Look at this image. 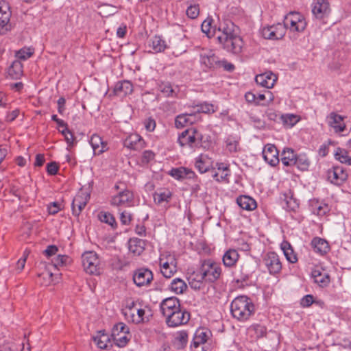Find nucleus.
<instances>
[{
	"label": "nucleus",
	"instance_id": "obj_1",
	"mask_svg": "<svg viewBox=\"0 0 351 351\" xmlns=\"http://www.w3.org/2000/svg\"><path fill=\"white\" fill-rule=\"evenodd\" d=\"M233 27L234 24L230 22L220 25L218 28L219 34L217 35V38L227 51L239 54L242 50L243 40L234 32Z\"/></svg>",
	"mask_w": 351,
	"mask_h": 351
},
{
	"label": "nucleus",
	"instance_id": "obj_2",
	"mask_svg": "<svg viewBox=\"0 0 351 351\" xmlns=\"http://www.w3.org/2000/svg\"><path fill=\"white\" fill-rule=\"evenodd\" d=\"M230 312L234 318L244 322L254 313V305L250 298L245 295H240L232 301Z\"/></svg>",
	"mask_w": 351,
	"mask_h": 351
},
{
	"label": "nucleus",
	"instance_id": "obj_3",
	"mask_svg": "<svg viewBox=\"0 0 351 351\" xmlns=\"http://www.w3.org/2000/svg\"><path fill=\"white\" fill-rule=\"evenodd\" d=\"M199 272L202 273L201 278H204L205 282H215L220 278L221 269L214 261L207 259L201 261Z\"/></svg>",
	"mask_w": 351,
	"mask_h": 351
},
{
	"label": "nucleus",
	"instance_id": "obj_4",
	"mask_svg": "<svg viewBox=\"0 0 351 351\" xmlns=\"http://www.w3.org/2000/svg\"><path fill=\"white\" fill-rule=\"evenodd\" d=\"M82 265L86 273L93 275L100 274V261L97 254L93 251L84 252L82 256Z\"/></svg>",
	"mask_w": 351,
	"mask_h": 351
},
{
	"label": "nucleus",
	"instance_id": "obj_5",
	"mask_svg": "<svg viewBox=\"0 0 351 351\" xmlns=\"http://www.w3.org/2000/svg\"><path fill=\"white\" fill-rule=\"evenodd\" d=\"M285 29H289L291 32H302L306 27V22L302 15L298 12H290L284 20Z\"/></svg>",
	"mask_w": 351,
	"mask_h": 351
},
{
	"label": "nucleus",
	"instance_id": "obj_6",
	"mask_svg": "<svg viewBox=\"0 0 351 351\" xmlns=\"http://www.w3.org/2000/svg\"><path fill=\"white\" fill-rule=\"evenodd\" d=\"M190 319V313L183 307L172 311L166 317V323L169 327H177L188 323Z\"/></svg>",
	"mask_w": 351,
	"mask_h": 351
},
{
	"label": "nucleus",
	"instance_id": "obj_7",
	"mask_svg": "<svg viewBox=\"0 0 351 351\" xmlns=\"http://www.w3.org/2000/svg\"><path fill=\"white\" fill-rule=\"evenodd\" d=\"M199 57L200 63L204 67V71L219 69L220 60L217 56H215L212 50L202 49L200 52Z\"/></svg>",
	"mask_w": 351,
	"mask_h": 351
},
{
	"label": "nucleus",
	"instance_id": "obj_8",
	"mask_svg": "<svg viewBox=\"0 0 351 351\" xmlns=\"http://www.w3.org/2000/svg\"><path fill=\"white\" fill-rule=\"evenodd\" d=\"M132 279L138 287H147L153 280L154 275L150 269L141 267L134 271Z\"/></svg>",
	"mask_w": 351,
	"mask_h": 351
},
{
	"label": "nucleus",
	"instance_id": "obj_9",
	"mask_svg": "<svg viewBox=\"0 0 351 351\" xmlns=\"http://www.w3.org/2000/svg\"><path fill=\"white\" fill-rule=\"evenodd\" d=\"M211 336V332L207 328H199L194 334L191 344L192 351H205L204 345Z\"/></svg>",
	"mask_w": 351,
	"mask_h": 351
},
{
	"label": "nucleus",
	"instance_id": "obj_10",
	"mask_svg": "<svg viewBox=\"0 0 351 351\" xmlns=\"http://www.w3.org/2000/svg\"><path fill=\"white\" fill-rule=\"evenodd\" d=\"M263 262L271 275L280 273L282 269L279 256L274 252H267L263 257Z\"/></svg>",
	"mask_w": 351,
	"mask_h": 351
},
{
	"label": "nucleus",
	"instance_id": "obj_11",
	"mask_svg": "<svg viewBox=\"0 0 351 351\" xmlns=\"http://www.w3.org/2000/svg\"><path fill=\"white\" fill-rule=\"evenodd\" d=\"M202 140V135L193 128L187 129L178 136V142L181 147L189 146L193 147L197 145V141Z\"/></svg>",
	"mask_w": 351,
	"mask_h": 351
},
{
	"label": "nucleus",
	"instance_id": "obj_12",
	"mask_svg": "<svg viewBox=\"0 0 351 351\" xmlns=\"http://www.w3.org/2000/svg\"><path fill=\"white\" fill-rule=\"evenodd\" d=\"M110 204L114 206H132L134 205V194L129 189H125L112 197Z\"/></svg>",
	"mask_w": 351,
	"mask_h": 351
},
{
	"label": "nucleus",
	"instance_id": "obj_13",
	"mask_svg": "<svg viewBox=\"0 0 351 351\" xmlns=\"http://www.w3.org/2000/svg\"><path fill=\"white\" fill-rule=\"evenodd\" d=\"M328 180L333 184L341 186L348 178V174L343 167L336 166L327 171Z\"/></svg>",
	"mask_w": 351,
	"mask_h": 351
},
{
	"label": "nucleus",
	"instance_id": "obj_14",
	"mask_svg": "<svg viewBox=\"0 0 351 351\" xmlns=\"http://www.w3.org/2000/svg\"><path fill=\"white\" fill-rule=\"evenodd\" d=\"M200 118L201 117H198V114L195 113L194 110L180 114L176 116L175 119V126L177 128H182L195 123L200 120Z\"/></svg>",
	"mask_w": 351,
	"mask_h": 351
},
{
	"label": "nucleus",
	"instance_id": "obj_15",
	"mask_svg": "<svg viewBox=\"0 0 351 351\" xmlns=\"http://www.w3.org/2000/svg\"><path fill=\"white\" fill-rule=\"evenodd\" d=\"M263 157L271 167H275L279 163V152L276 147L273 144H267L263 149Z\"/></svg>",
	"mask_w": 351,
	"mask_h": 351
},
{
	"label": "nucleus",
	"instance_id": "obj_16",
	"mask_svg": "<svg viewBox=\"0 0 351 351\" xmlns=\"http://www.w3.org/2000/svg\"><path fill=\"white\" fill-rule=\"evenodd\" d=\"M180 307V302L176 297L165 298L160 304V311L165 317Z\"/></svg>",
	"mask_w": 351,
	"mask_h": 351
},
{
	"label": "nucleus",
	"instance_id": "obj_17",
	"mask_svg": "<svg viewBox=\"0 0 351 351\" xmlns=\"http://www.w3.org/2000/svg\"><path fill=\"white\" fill-rule=\"evenodd\" d=\"M327 122L330 127L332 128L335 132H343L346 129V124L343 122L344 117L335 112H330L327 116Z\"/></svg>",
	"mask_w": 351,
	"mask_h": 351
},
{
	"label": "nucleus",
	"instance_id": "obj_18",
	"mask_svg": "<svg viewBox=\"0 0 351 351\" xmlns=\"http://www.w3.org/2000/svg\"><path fill=\"white\" fill-rule=\"evenodd\" d=\"M89 199V195H84L83 193L77 194L72 202L71 208L73 214L75 216H79L86 206Z\"/></svg>",
	"mask_w": 351,
	"mask_h": 351
},
{
	"label": "nucleus",
	"instance_id": "obj_19",
	"mask_svg": "<svg viewBox=\"0 0 351 351\" xmlns=\"http://www.w3.org/2000/svg\"><path fill=\"white\" fill-rule=\"evenodd\" d=\"M312 12L317 19H324L330 13L329 3L327 0H317L314 4Z\"/></svg>",
	"mask_w": 351,
	"mask_h": 351
},
{
	"label": "nucleus",
	"instance_id": "obj_20",
	"mask_svg": "<svg viewBox=\"0 0 351 351\" xmlns=\"http://www.w3.org/2000/svg\"><path fill=\"white\" fill-rule=\"evenodd\" d=\"M123 145L128 149L139 151L145 147V141L138 134H132L125 139Z\"/></svg>",
	"mask_w": 351,
	"mask_h": 351
},
{
	"label": "nucleus",
	"instance_id": "obj_21",
	"mask_svg": "<svg viewBox=\"0 0 351 351\" xmlns=\"http://www.w3.org/2000/svg\"><path fill=\"white\" fill-rule=\"evenodd\" d=\"M169 174L178 180H182L185 178L194 179L197 178L193 171L184 167L173 168L170 170Z\"/></svg>",
	"mask_w": 351,
	"mask_h": 351
},
{
	"label": "nucleus",
	"instance_id": "obj_22",
	"mask_svg": "<svg viewBox=\"0 0 351 351\" xmlns=\"http://www.w3.org/2000/svg\"><path fill=\"white\" fill-rule=\"evenodd\" d=\"M311 245L315 253L322 256L326 254L330 250L328 242L320 237L313 238L311 242Z\"/></svg>",
	"mask_w": 351,
	"mask_h": 351
},
{
	"label": "nucleus",
	"instance_id": "obj_23",
	"mask_svg": "<svg viewBox=\"0 0 351 351\" xmlns=\"http://www.w3.org/2000/svg\"><path fill=\"white\" fill-rule=\"evenodd\" d=\"M276 80V75L270 71L257 75L255 77V81L258 84L267 88H272Z\"/></svg>",
	"mask_w": 351,
	"mask_h": 351
},
{
	"label": "nucleus",
	"instance_id": "obj_24",
	"mask_svg": "<svg viewBox=\"0 0 351 351\" xmlns=\"http://www.w3.org/2000/svg\"><path fill=\"white\" fill-rule=\"evenodd\" d=\"M195 166L200 173H204L213 167V160L208 155L200 154L195 158Z\"/></svg>",
	"mask_w": 351,
	"mask_h": 351
},
{
	"label": "nucleus",
	"instance_id": "obj_25",
	"mask_svg": "<svg viewBox=\"0 0 351 351\" xmlns=\"http://www.w3.org/2000/svg\"><path fill=\"white\" fill-rule=\"evenodd\" d=\"M11 15L12 12L8 3L5 1H0V27H5L6 30L8 29V27L10 26L9 22Z\"/></svg>",
	"mask_w": 351,
	"mask_h": 351
},
{
	"label": "nucleus",
	"instance_id": "obj_26",
	"mask_svg": "<svg viewBox=\"0 0 351 351\" xmlns=\"http://www.w3.org/2000/svg\"><path fill=\"white\" fill-rule=\"evenodd\" d=\"M113 91L118 96L130 95L133 92V85L128 80L119 81L116 83Z\"/></svg>",
	"mask_w": 351,
	"mask_h": 351
},
{
	"label": "nucleus",
	"instance_id": "obj_27",
	"mask_svg": "<svg viewBox=\"0 0 351 351\" xmlns=\"http://www.w3.org/2000/svg\"><path fill=\"white\" fill-rule=\"evenodd\" d=\"M147 241L138 239L131 238L128 241L129 250L134 255H141L145 249Z\"/></svg>",
	"mask_w": 351,
	"mask_h": 351
},
{
	"label": "nucleus",
	"instance_id": "obj_28",
	"mask_svg": "<svg viewBox=\"0 0 351 351\" xmlns=\"http://www.w3.org/2000/svg\"><path fill=\"white\" fill-rule=\"evenodd\" d=\"M237 203L242 209L246 210H253L257 207L256 202L247 195H241L237 197Z\"/></svg>",
	"mask_w": 351,
	"mask_h": 351
},
{
	"label": "nucleus",
	"instance_id": "obj_29",
	"mask_svg": "<svg viewBox=\"0 0 351 351\" xmlns=\"http://www.w3.org/2000/svg\"><path fill=\"white\" fill-rule=\"evenodd\" d=\"M149 46L155 53L162 52L167 48L166 41L160 36H154L149 40Z\"/></svg>",
	"mask_w": 351,
	"mask_h": 351
},
{
	"label": "nucleus",
	"instance_id": "obj_30",
	"mask_svg": "<svg viewBox=\"0 0 351 351\" xmlns=\"http://www.w3.org/2000/svg\"><path fill=\"white\" fill-rule=\"evenodd\" d=\"M90 144L95 152V154H100L105 152L106 149V143H104L102 138L97 134H93L90 140Z\"/></svg>",
	"mask_w": 351,
	"mask_h": 351
},
{
	"label": "nucleus",
	"instance_id": "obj_31",
	"mask_svg": "<svg viewBox=\"0 0 351 351\" xmlns=\"http://www.w3.org/2000/svg\"><path fill=\"white\" fill-rule=\"evenodd\" d=\"M297 154L291 148H285L281 153L282 163L287 167L295 165Z\"/></svg>",
	"mask_w": 351,
	"mask_h": 351
},
{
	"label": "nucleus",
	"instance_id": "obj_32",
	"mask_svg": "<svg viewBox=\"0 0 351 351\" xmlns=\"http://www.w3.org/2000/svg\"><path fill=\"white\" fill-rule=\"evenodd\" d=\"M172 193L168 189H160L156 191L154 194V202L157 204H160L162 202H169L172 197Z\"/></svg>",
	"mask_w": 351,
	"mask_h": 351
},
{
	"label": "nucleus",
	"instance_id": "obj_33",
	"mask_svg": "<svg viewBox=\"0 0 351 351\" xmlns=\"http://www.w3.org/2000/svg\"><path fill=\"white\" fill-rule=\"evenodd\" d=\"M239 255L236 250L230 249L223 256V263L226 267L234 266L239 259Z\"/></svg>",
	"mask_w": 351,
	"mask_h": 351
},
{
	"label": "nucleus",
	"instance_id": "obj_34",
	"mask_svg": "<svg viewBox=\"0 0 351 351\" xmlns=\"http://www.w3.org/2000/svg\"><path fill=\"white\" fill-rule=\"evenodd\" d=\"M311 276L313 278L314 282L322 287L327 286L330 282L328 274L322 271L319 269L313 270Z\"/></svg>",
	"mask_w": 351,
	"mask_h": 351
},
{
	"label": "nucleus",
	"instance_id": "obj_35",
	"mask_svg": "<svg viewBox=\"0 0 351 351\" xmlns=\"http://www.w3.org/2000/svg\"><path fill=\"white\" fill-rule=\"evenodd\" d=\"M93 340L101 349H107L108 343L110 342L109 336L105 330L98 331L97 335L93 337Z\"/></svg>",
	"mask_w": 351,
	"mask_h": 351
},
{
	"label": "nucleus",
	"instance_id": "obj_36",
	"mask_svg": "<svg viewBox=\"0 0 351 351\" xmlns=\"http://www.w3.org/2000/svg\"><path fill=\"white\" fill-rule=\"evenodd\" d=\"M8 75L14 80L20 78L23 75V64L19 60H14L8 68Z\"/></svg>",
	"mask_w": 351,
	"mask_h": 351
},
{
	"label": "nucleus",
	"instance_id": "obj_37",
	"mask_svg": "<svg viewBox=\"0 0 351 351\" xmlns=\"http://www.w3.org/2000/svg\"><path fill=\"white\" fill-rule=\"evenodd\" d=\"M213 20L211 18L208 17L205 19L201 26L202 31L207 35L208 37H211L219 34L218 29H216L215 26L213 25Z\"/></svg>",
	"mask_w": 351,
	"mask_h": 351
},
{
	"label": "nucleus",
	"instance_id": "obj_38",
	"mask_svg": "<svg viewBox=\"0 0 351 351\" xmlns=\"http://www.w3.org/2000/svg\"><path fill=\"white\" fill-rule=\"evenodd\" d=\"M281 248L287 260L291 263H295L298 261L296 254L294 253L293 249L289 243L285 241L281 244Z\"/></svg>",
	"mask_w": 351,
	"mask_h": 351
},
{
	"label": "nucleus",
	"instance_id": "obj_39",
	"mask_svg": "<svg viewBox=\"0 0 351 351\" xmlns=\"http://www.w3.org/2000/svg\"><path fill=\"white\" fill-rule=\"evenodd\" d=\"M158 90L164 94L165 97H176L177 96L176 88H173L171 84L169 82H162L158 84Z\"/></svg>",
	"mask_w": 351,
	"mask_h": 351
},
{
	"label": "nucleus",
	"instance_id": "obj_40",
	"mask_svg": "<svg viewBox=\"0 0 351 351\" xmlns=\"http://www.w3.org/2000/svg\"><path fill=\"white\" fill-rule=\"evenodd\" d=\"M193 108L194 112L198 114V117H200L201 113L210 114L214 113L216 111L214 105L208 102L197 104L193 106Z\"/></svg>",
	"mask_w": 351,
	"mask_h": 351
},
{
	"label": "nucleus",
	"instance_id": "obj_41",
	"mask_svg": "<svg viewBox=\"0 0 351 351\" xmlns=\"http://www.w3.org/2000/svg\"><path fill=\"white\" fill-rule=\"evenodd\" d=\"M98 219L100 221L110 226L114 230L117 228V223L114 217L108 212H99L98 214Z\"/></svg>",
	"mask_w": 351,
	"mask_h": 351
},
{
	"label": "nucleus",
	"instance_id": "obj_42",
	"mask_svg": "<svg viewBox=\"0 0 351 351\" xmlns=\"http://www.w3.org/2000/svg\"><path fill=\"white\" fill-rule=\"evenodd\" d=\"M310 164V160L305 154H297L294 165H295L300 170H308Z\"/></svg>",
	"mask_w": 351,
	"mask_h": 351
},
{
	"label": "nucleus",
	"instance_id": "obj_43",
	"mask_svg": "<svg viewBox=\"0 0 351 351\" xmlns=\"http://www.w3.org/2000/svg\"><path fill=\"white\" fill-rule=\"evenodd\" d=\"M170 288L176 294H182L187 289V285L182 279L176 278L172 280Z\"/></svg>",
	"mask_w": 351,
	"mask_h": 351
},
{
	"label": "nucleus",
	"instance_id": "obj_44",
	"mask_svg": "<svg viewBox=\"0 0 351 351\" xmlns=\"http://www.w3.org/2000/svg\"><path fill=\"white\" fill-rule=\"evenodd\" d=\"M335 158L341 163L351 165V157L348 156V152L345 149L337 147L335 152Z\"/></svg>",
	"mask_w": 351,
	"mask_h": 351
},
{
	"label": "nucleus",
	"instance_id": "obj_45",
	"mask_svg": "<svg viewBox=\"0 0 351 351\" xmlns=\"http://www.w3.org/2000/svg\"><path fill=\"white\" fill-rule=\"evenodd\" d=\"M271 32V40H279L285 35V29L284 24L278 23L276 25H270Z\"/></svg>",
	"mask_w": 351,
	"mask_h": 351
},
{
	"label": "nucleus",
	"instance_id": "obj_46",
	"mask_svg": "<svg viewBox=\"0 0 351 351\" xmlns=\"http://www.w3.org/2000/svg\"><path fill=\"white\" fill-rule=\"evenodd\" d=\"M188 341V333L186 331L182 330L178 332L175 338V343L178 349L184 348Z\"/></svg>",
	"mask_w": 351,
	"mask_h": 351
},
{
	"label": "nucleus",
	"instance_id": "obj_47",
	"mask_svg": "<svg viewBox=\"0 0 351 351\" xmlns=\"http://www.w3.org/2000/svg\"><path fill=\"white\" fill-rule=\"evenodd\" d=\"M112 339H113L114 343L117 346H118L119 348H123L129 342V341L130 339V333L123 332L122 335H119Z\"/></svg>",
	"mask_w": 351,
	"mask_h": 351
},
{
	"label": "nucleus",
	"instance_id": "obj_48",
	"mask_svg": "<svg viewBox=\"0 0 351 351\" xmlns=\"http://www.w3.org/2000/svg\"><path fill=\"white\" fill-rule=\"evenodd\" d=\"M194 275H190L188 278L189 286L194 290H200L204 287V278H198V280L193 278Z\"/></svg>",
	"mask_w": 351,
	"mask_h": 351
},
{
	"label": "nucleus",
	"instance_id": "obj_49",
	"mask_svg": "<svg viewBox=\"0 0 351 351\" xmlns=\"http://www.w3.org/2000/svg\"><path fill=\"white\" fill-rule=\"evenodd\" d=\"M280 118L283 123L289 127H293L299 121L298 116L293 114H282Z\"/></svg>",
	"mask_w": 351,
	"mask_h": 351
},
{
	"label": "nucleus",
	"instance_id": "obj_50",
	"mask_svg": "<svg viewBox=\"0 0 351 351\" xmlns=\"http://www.w3.org/2000/svg\"><path fill=\"white\" fill-rule=\"evenodd\" d=\"M61 134L64 136V139L68 145V149L69 147H73L75 145V138L73 132L69 128H64L60 130Z\"/></svg>",
	"mask_w": 351,
	"mask_h": 351
},
{
	"label": "nucleus",
	"instance_id": "obj_51",
	"mask_svg": "<svg viewBox=\"0 0 351 351\" xmlns=\"http://www.w3.org/2000/svg\"><path fill=\"white\" fill-rule=\"evenodd\" d=\"M137 315L136 316L134 313L132 312H125L124 314L125 316L128 315H130L132 318V322L136 324H139L141 322H143L144 320V315H145V310L142 308H138L136 310Z\"/></svg>",
	"mask_w": 351,
	"mask_h": 351
},
{
	"label": "nucleus",
	"instance_id": "obj_52",
	"mask_svg": "<svg viewBox=\"0 0 351 351\" xmlns=\"http://www.w3.org/2000/svg\"><path fill=\"white\" fill-rule=\"evenodd\" d=\"M173 262L174 261H171V266L165 269H161L160 272L165 278H170L176 272V264Z\"/></svg>",
	"mask_w": 351,
	"mask_h": 351
},
{
	"label": "nucleus",
	"instance_id": "obj_53",
	"mask_svg": "<svg viewBox=\"0 0 351 351\" xmlns=\"http://www.w3.org/2000/svg\"><path fill=\"white\" fill-rule=\"evenodd\" d=\"M286 209L289 211H295L299 207L298 201L292 197H286Z\"/></svg>",
	"mask_w": 351,
	"mask_h": 351
},
{
	"label": "nucleus",
	"instance_id": "obj_54",
	"mask_svg": "<svg viewBox=\"0 0 351 351\" xmlns=\"http://www.w3.org/2000/svg\"><path fill=\"white\" fill-rule=\"evenodd\" d=\"M330 209L328 208V204H320L318 205H316L313 208V213L318 216H324L328 212H329Z\"/></svg>",
	"mask_w": 351,
	"mask_h": 351
},
{
	"label": "nucleus",
	"instance_id": "obj_55",
	"mask_svg": "<svg viewBox=\"0 0 351 351\" xmlns=\"http://www.w3.org/2000/svg\"><path fill=\"white\" fill-rule=\"evenodd\" d=\"M199 6L198 5H190L186 10V15L192 19H196L199 15Z\"/></svg>",
	"mask_w": 351,
	"mask_h": 351
},
{
	"label": "nucleus",
	"instance_id": "obj_56",
	"mask_svg": "<svg viewBox=\"0 0 351 351\" xmlns=\"http://www.w3.org/2000/svg\"><path fill=\"white\" fill-rule=\"evenodd\" d=\"M32 52L30 51V49H21L18 51L16 53V56L19 60H25L32 55Z\"/></svg>",
	"mask_w": 351,
	"mask_h": 351
},
{
	"label": "nucleus",
	"instance_id": "obj_57",
	"mask_svg": "<svg viewBox=\"0 0 351 351\" xmlns=\"http://www.w3.org/2000/svg\"><path fill=\"white\" fill-rule=\"evenodd\" d=\"M58 165L56 162H51L47 165V172L49 175L54 176L58 173Z\"/></svg>",
	"mask_w": 351,
	"mask_h": 351
},
{
	"label": "nucleus",
	"instance_id": "obj_58",
	"mask_svg": "<svg viewBox=\"0 0 351 351\" xmlns=\"http://www.w3.org/2000/svg\"><path fill=\"white\" fill-rule=\"evenodd\" d=\"M155 154L151 150H146L143 153L142 162L143 163H149L151 160H154Z\"/></svg>",
	"mask_w": 351,
	"mask_h": 351
},
{
	"label": "nucleus",
	"instance_id": "obj_59",
	"mask_svg": "<svg viewBox=\"0 0 351 351\" xmlns=\"http://www.w3.org/2000/svg\"><path fill=\"white\" fill-rule=\"evenodd\" d=\"M69 257L66 255H58L53 261V264L56 267L64 265Z\"/></svg>",
	"mask_w": 351,
	"mask_h": 351
},
{
	"label": "nucleus",
	"instance_id": "obj_60",
	"mask_svg": "<svg viewBox=\"0 0 351 351\" xmlns=\"http://www.w3.org/2000/svg\"><path fill=\"white\" fill-rule=\"evenodd\" d=\"M132 220V216L130 213L123 211L120 215V221L123 225H129Z\"/></svg>",
	"mask_w": 351,
	"mask_h": 351
},
{
	"label": "nucleus",
	"instance_id": "obj_61",
	"mask_svg": "<svg viewBox=\"0 0 351 351\" xmlns=\"http://www.w3.org/2000/svg\"><path fill=\"white\" fill-rule=\"evenodd\" d=\"M313 303V296L312 295H306L304 296L300 301V304L302 307H308Z\"/></svg>",
	"mask_w": 351,
	"mask_h": 351
},
{
	"label": "nucleus",
	"instance_id": "obj_62",
	"mask_svg": "<svg viewBox=\"0 0 351 351\" xmlns=\"http://www.w3.org/2000/svg\"><path fill=\"white\" fill-rule=\"evenodd\" d=\"M58 251V248L55 245H49L47 249L43 252L44 254L47 257L55 255Z\"/></svg>",
	"mask_w": 351,
	"mask_h": 351
},
{
	"label": "nucleus",
	"instance_id": "obj_63",
	"mask_svg": "<svg viewBox=\"0 0 351 351\" xmlns=\"http://www.w3.org/2000/svg\"><path fill=\"white\" fill-rule=\"evenodd\" d=\"M223 67L224 70L227 71H233L234 69V65L230 62H228L226 60H220L219 64V68Z\"/></svg>",
	"mask_w": 351,
	"mask_h": 351
},
{
	"label": "nucleus",
	"instance_id": "obj_64",
	"mask_svg": "<svg viewBox=\"0 0 351 351\" xmlns=\"http://www.w3.org/2000/svg\"><path fill=\"white\" fill-rule=\"evenodd\" d=\"M255 332L258 337H263L267 333V329L265 326L256 324L254 326Z\"/></svg>",
	"mask_w": 351,
	"mask_h": 351
}]
</instances>
